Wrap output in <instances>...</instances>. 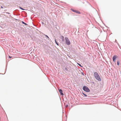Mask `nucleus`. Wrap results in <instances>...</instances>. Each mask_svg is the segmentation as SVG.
<instances>
[{
    "mask_svg": "<svg viewBox=\"0 0 121 121\" xmlns=\"http://www.w3.org/2000/svg\"><path fill=\"white\" fill-rule=\"evenodd\" d=\"M94 76L96 79L99 81H100L101 80V79L98 73L96 72L94 73Z\"/></svg>",
    "mask_w": 121,
    "mask_h": 121,
    "instance_id": "f257e3e1",
    "label": "nucleus"
},
{
    "mask_svg": "<svg viewBox=\"0 0 121 121\" xmlns=\"http://www.w3.org/2000/svg\"><path fill=\"white\" fill-rule=\"evenodd\" d=\"M65 39L66 44L67 45H69L70 44V42L68 38L67 37H65Z\"/></svg>",
    "mask_w": 121,
    "mask_h": 121,
    "instance_id": "f03ea898",
    "label": "nucleus"
},
{
    "mask_svg": "<svg viewBox=\"0 0 121 121\" xmlns=\"http://www.w3.org/2000/svg\"><path fill=\"white\" fill-rule=\"evenodd\" d=\"M83 89L84 91L86 92H88L90 91L88 87L86 86H84L83 87Z\"/></svg>",
    "mask_w": 121,
    "mask_h": 121,
    "instance_id": "7ed1b4c3",
    "label": "nucleus"
},
{
    "mask_svg": "<svg viewBox=\"0 0 121 121\" xmlns=\"http://www.w3.org/2000/svg\"><path fill=\"white\" fill-rule=\"evenodd\" d=\"M117 57L116 55H114L112 59L113 60L114 62H115V60L116 59V58H117Z\"/></svg>",
    "mask_w": 121,
    "mask_h": 121,
    "instance_id": "20e7f679",
    "label": "nucleus"
},
{
    "mask_svg": "<svg viewBox=\"0 0 121 121\" xmlns=\"http://www.w3.org/2000/svg\"><path fill=\"white\" fill-rule=\"evenodd\" d=\"M71 10H72V11L74 12H76L77 13H79V14L80 13V12H79L78 11H77V10H73V9H71Z\"/></svg>",
    "mask_w": 121,
    "mask_h": 121,
    "instance_id": "39448f33",
    "label": "nucleus"
},
{
    "mask_svg": "<svg viewBox=\"0 0 121 121\" xmlns=\"http://www.w3.org/2000/svg\"><path fill=\"white\" fill-rule=\"evenodd\" d=\"M59 91L60 92L61 95H63L64 94L62 92V90H61V89H59Z\"/></svg>",
    "mask_w": 121,
    "mask_h": 121,
    "instance_id": "423d86ee",
    "label": "nucleus"
},
{
    "mask_svg": "<svg viewBox=\"0 0 121 121\" xmlns=\"http://www.w3.org/2000/svg\"><path fill=\"white\" fill-rule=\"evenodd\" d=\"M55 42L56 43V44H57V45H59L58 43L56 41V39L55 40Z\"/></svg>",
    "mask_w": 121,
    "mask_h": 121,
    "instance_id": "0eeeda50",
    "label": "nucleus"
},
{
    "mask_svg": "<svg viewBox=\"0 0 121 121\" xmlns=\"http://www.w3.org/2000/svg\"><path fill=\"white\" fill-rule=\"evenodd\" d=\"M117 65H119V61L118 60L117 61Z\"/></svg>",
    "mask_w": 121,
    "mask_h": 121,
    "instance_id": "6e6552de",
    "label": "nucleus"
},
{
    "mask_svg": "<svg viewBox=\"0 0 121 121\" xmlns=\"http://www.w3.org/2000/svg\"><path fill=\"white\" fill-rule=\"evenodd\" d=\"M22 23L23 24H24L26 25H27V24L26 23H25L23 21H22Z\"/></svg>",
    "mask_w": 121,
    "mask_h": 121,
    "instance_id": "1a4fd4ad",
    "label": "nucleus"
},
{
    "mask_svg": "<svg viewBox=\"0 0 121 121\" xmlns=\"http://www.w3.org/2000/svg\"><path fill=\"white\" fill-rule=\"evenodd\" d=\"M82 94H83V95H84L85 96H87V95H86V94H84V93H82Z\"/></svg>",
    "mask_w": 121,
    "mask_h": 121,
    "instance_id": "9d476101",
    "label": "nucleus"
},
{
    "mask_svg": "<svg viewBox=\"0 0 121 121\" xmlns=\"http://www.w3.org/2000/svg\"><path fill=\"white\" fill-rule=\"evenodd\" d=\"M19 8L21 9H22V10H24V9H23L21 7H19Z\"/></svg>",
    "mask_w": 121,
    "mask_h": 121,
    "instance_id": "9b49d317",
    "label": "nucleus"
},
{
    "mask_svg": "<svg viewBox=\"0 0 121 121\" xmlns=\"http://www.w3.org/2000/svg\"><path fill=\"white\" fill-rule=\"evenodd\" d=\"M45 36L48 38V39H49V37H48L47 35H45Z\"/></svg>",
    "mask_w": 121,
    "mask_h": 121,
    "instance_id": "f8f14e48",
    "label": "nucleus"
},
{
    "mask_svg": "<svg viewBox=\"0 0 121 121\" xmlns=\"http://www.w3.org/2000/svg\"><path fill=\"white\" fill-rule=\"evenodd\" d=\"M78 64V65L79 66H80L82 67V66H81V65L80 64Z\"/></svg>",
    "mask_w": 121,
    "mask_h": 121,
    "instance_id": "ddd939ff",
    "label": "nucleus"
},
{
    "mask_svg": "<svg viewBox=\"0 0 121 121\" xmlns=\"http://www.w3.org/2000/svg\"><path fill=\"white\" fill-rule=\"evenodd\" d=\"M62 39H63L64 38V37L63 36H62ZM62 40H63V39H62Z\"/></svg>",
    "mask_w": 121,
    "mask_h": 121,
    "instance_id": "4468645a",
    "label": "nucleus"
},
{
    "mask_svg": "<svg viewBox=\"0 0 121 121\" xmlns=\"http://www.w3.org/2000/svg\"><path fill=\"white\" fill-rule=\"evenodd\" d=\"M68 107V105H66V107Z\"/></svg>",
    "mask_w": 121,
    "mask_h": 121,
    "instance_id": "2eb2a0df",
    "label": "nucleus"
},
{
    "mask_svg": "<svg viewBox=\"0 0 121 121\" xmlns=\"http://www.w3.org/2000/svg\"><path fill=\"white\" fill-rule=\"evenodd\" d=\"M11 57L10 56H9V57L10 58H11V57Z\"/></svg>",
    "mask_w": 121,
    "mask_h": 121,
    "instance_id": "dca6fc26",
    "label": "nucleus"
},
{
    "mask_svg": "<svg viewBox=\"0 0 121 121\" xmlns=\"http://www.w3.org/2000/svg\"><path fill=\"white\" fill-rule=\"evenodd\" d=\"M1 8H3V7L2 6H1Z\"/></svg>",
    "mask_w": 121,
    "mask_h": 121,
    "instance_id": "f3484780",
    "label": "nucleus"
}]
</instances>
